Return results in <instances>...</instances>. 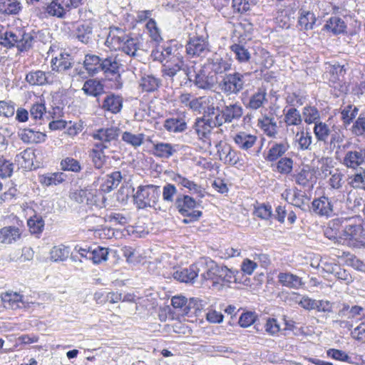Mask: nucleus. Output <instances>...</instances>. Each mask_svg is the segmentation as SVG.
<instances>
[{
    "instance_id": "ddd939ff",
    "label": "nucleus",
    "mask_w": 365,
    "mask_h": 365,
    "mask_svg": "<svg viewBox=\"0 0 365 365\" xmlns=\"http://www.w3.org/2000/svg\"><path fill=\"white\" fill-rule=\"evenodd\" d=\"M343 165L346 168L356 169L358 167L365 164V149L349 150L346 153Z\"/></svg>"
},
{
    "instance_id": "69168bd1",
    "label": "nucleus",
    "mask_w": 365,
    "mask_h": 365,
    "mask_svg": "<svg viewBox=\"0 0 365 365\" xmlns=\"http://www.w3.org/2000/svg\"><path fill=\"white\" fill-rule=\"evenodd\" d=\"M46 12L50 16L63 19L65 16L63 14V10L59 5L56 4L55 0H52L46 7Z\"/></svg>"
},
{
    "instance_id": "0eeeda50",
    "label": "nucleus",
    "mask_w": 365,
    "mask_h": 365,
    "mask_svg": "<svg viewBox=\"0 0 365 365\" xmlns=\"http://www.w3.org/2000/svg\"><path fill=\"white\" fill-rule=\"evenodd\" d=\"M341 237L349 247H365V230L361 225H346L342 231Z\"/></svg>"
},
{
    "instance_id": "a18cd8bd",
    "label": "nucleus",
    "mask_w": 365,
    "mask_h": 365,
    "mask_svg": "<svg viewBox=\"0 0 365 365\" xmlns=\"http://www.w3.org/2000/svg\"><path fill=\"white\" fill-rule=\"evenodd\" d=\"M296 141L298 143L299 148L302 150H311L312 136L308 130L302 129L296 134Z\"/></svg>"
},
{
    "instance_id": "b1692460",
    "label": "nucleus",
    "mask_w": 365,
    "mask_h": 365,
    "mask_svg": "<svg viewBox=\"0 0 365 365\" xmlns=\"http://www.w3.org/2000/svg\"><path fill=\"white\" fill-rule=\"evenodd\" d=\"M175 147L168 143H153V154L158 158L168 159L176 153Z\"/></svg>"
},
{
    "instance_id": "9b49d317",
    "label": "nucleus",
    "mask_w": 365,
    "mask_h": 365,
    "mask_svg": "<svg viewBox=\"0 0 365 365\" xmlns=\"http://www.w3.org/2000/svg\"><path fill=\"white\" fill-rule=\"evenodd\" d=\"M268 103L267 88L264 86L258 87L249 97L245 107L247 109L257 110L263 108Z\"/></svg>"
},
{
    "instance_id": "0e129e2a",
    "label": "nucleus",
    "mask_w": 365,
    "mask_h": 365,
    "mask_svg": "<svg viewBox=\"0 0 365 365\" xmlns=\"http://www.w3.org/2000/svg\"><path fill=\"white\" fill-rule=\"evenodd\" d=\"M293 168V160L290 158H281L277 165V170L281 174H289Z\"/></svg>"
},
{
    "instance_id": "a211bd4d",
    "label": "nucleus",
    "mask_w": 365,
    "mask_h": 365,
    "mask_svg": "<svg viewBox=\"0 0 365 365\" xmlns=\"http://www.w3.org/2000/svg\"><path fill=\"white\" fill-rule=\"evenodd\" d=\"M338 316L348 319H362L365 318V307L358 305L350 307L349 304H343L342 307L338 311Z\"/></svg>"
},
{
    "instance_id": "4468645a",
    "label": "nucleus",
    "mask_w": 365,
    "mask_h": 365,
    "mask_svg": "<svg viewBox=\"0 0 365 365\" xmlns=\"http://www.w3.org/2000/svg\"><path fill=\"white\" fill-rule=\"evenodd\" d=\"M120 131V128L115 126L100 128L93 133V138L95 140L101 141L96 144L108 145L111 141L116 140L118 139Z\"/></svg>"
},
{
    "instance_id": "aec40b11",
    "label": "nucleus",
    "mask_w": 365,
    "mask_h": 365,
    "mask_svg": "<svg viewBox=\"0 0 365 365\" xmlns=\"http://www.w3.org/2000/svg\"><path fill=\"white\" fill-rule=\"evenodd\" d=\"M20 139L26 143H40L46 140V135L31 128L21 130L19 133Z\"/></svg>"
},
{
    "instance_id": "5fc2aeb1",
    "label": "nucleus",
    "mask_w": 365,
    "mask_h": 365,
    "mask_svg": "<svg viewBox=\"0 0 365 365\" xmlns=\"http://www.w3.org/2000/svg\"><path fill=\"white\" fill-rule=\"evenodd\" d=\"M60 165L61 169L65 171L79 173L81 170V165L79 161L71 157L63 159L61 161Z\"/></svg>"
},
{
    "instance_id": "de8ad7c7",
    "label": "nucleus",
    "mask_w": 365,
    "mask_h": 365,
    "mask_svg": "<svg viewBox=\"0 0 365 365\" xmlns=\"http://www.w3.org/2000/svg\"><path fill=\"white\" fill-rule=\"evenodd\" d=\"M314 133L318 141L326 143L331 134V130L327 123L319 121L314 124Z\"/></svg>"
},
{
    "instance_id": "f704fd0d",
    "label": "nucleus",
    "mask_w": 365,
    "mask_h": 365,
    "mask_svg": "<svg viewBox=\"0 0 365 365\" xmlns=\"http://www.w3.org/2000/svg\"><path fill=\"white\" fill-rule=\"evenodd\" d=\"M125 32L118 27H110L106 38V42L113 47L120 46L124 39L127 37Z\"/></svg>"
},
{
    "instance_id": "bf43d9fd",
    "label": "nucleus",
    "mask_w": 365,
    "mask_h": 365,
    "mask_svg": "<svg viewBox=\"0 0 365 365\" xmlns=\"http://www.w3.org/2000/svg\"><path fill=\"white\" fill-rule=\"evenodd\" d=\"M359 108L356 106L349 105L341 112V118L345 125H349L356 117Z\"/></svg>"
},
{
    "instance_id": "6e6552de",
    "label": "nucleus",
    "mask_w": 365,
    "mask_h": 365,
    "mask_svg": "<svg viewBox=\"0 0 365 365\" xmlns=\"http://www.w3.org/2000/svg\"><path fill=\"white\" fill-rule=\"evenodd\" d=\"M1 302L6 309H24L29 311L32 307H39V304L24 301V297L18 292H7L1 294Z\"/></svg>"
},
{
    "instance_id": "7ed1b4c3",
    "label": "nucleus",
    "mask_w": 365,
    "mask_h": 365,
    "mask_svg": "<svg viewBox=\"0 0 365 365\" xmlns=\"http://www.w3.org/2000/svg\"><path fill=\"white\" fill-rule=\"evenodd\" d=\"M248 73L239 71L225 73L218 83V88L227 97L237 96L245 88V76Z\"/></svg>"
},
{
    "instance_id": "e433bc0d",
    "label": "nucleus",
    "mask_w": 365,
    "mask_h": 365,
    "mask_svg": "<svg viewBox=\"0 0 365 365\" xmlns=\"http://www.w3.org/2000/svg\"><path fill=\"white\" fill-rule=\"evenodd\" d=\"M101 58L94 54H87L84 59V67L86 70L92 75L96 74L100 72L101 64L102 62Z\"/></svg>"
},
{
    "instance_id": "bb28decb",
    "label": "nucleus",
    "mask_w": 365,
    "mask_h": 365,
    "mask_svg": "<svg viewBox=\"0 0 365 365\" xmlns=\"http://www.w3.org/2000/svg\"><path fill=\"white\" fill-rule=\"evenodd\" d=\"M140 38L138 37H132L129 35L124 39L120 46H116L121 49L125 53L130 56H136L137 51L140 48Z\"/></svg>"
},
{
    "instance_id": "a878e982",
    "label": "nucleus",
    "mask_w": 365,
    "mask_h": 365,
    "mask_svg": "<svg viewBox=\"0 0 365 365\" xmlns=\"http://www.w3.org/2000/svg\"><path fill=\"white\" fill-rule=\"evenodd\" d=\"M122 106V98L114 94L108 95L102 103V108L112 113H119L121 110Z\"/></svg>"
},
{
    "instance_id": "72a5a7b5",
    "label": "nucleus",
    "mask_w": 365,
    "mask_h": 365,
    "mask_svg": "<svg viewBox=\"0 0 365 365\" xmlns=\"http://www.w3.org/2000/svg\"><path fill=\"white\" fill-rule=\"evenodd\" d=\"M173 180L178 185H181L182 186L189 189V190L192 193L197 194L200 197H204V191L202 190L201 187L193 181H191L179 174L175 175Z\"/></svg>"
},
{
    "instance_id": "864d4df0",
    "label": "nucleus",
    "mask_w": 365,
    "mask_h": 365,
    "mask_svg": "<svg viewBox=\"0 0 365 365\" xmlns=\"http://www.w3.org/2000/svg\"><path fill=\"white\" fill-rule=\"evenodd\" d=\"M303 118L306 123L312 124L319 122L320 115L318 110L313 106H306L302 112Z\"/></svg>"
},
{
    "instance_id": "c9c22d12",
    "label": "nucleus",
    "mask_w": 365,
    "mask_h": 365,
    "mask_svg": "<svg viewBox=\"0 0 365 365\" xmlns=\"http://www.w3.org/2000/svg\"><path fill=\"white\" fill-rule=\"evenodd\" d=\"M317 21V18L313 12L306 10H300L299 16V25L302 29L311 30Z\"/></svg>"
},
{
    "instance_id": "37998d69",
    "label": "nucleus",
    "mask_w": 365,
    "mask_h": 365,
    "mask_svg": "<svg viewBox=\"0 0 365 365\" xmlns=\"http://www.w3.org/2000/svg\"><path fill=\"white\" fill-rule=\"evenodd\" d=\"M122 180L120 172L115 171L107 175L106 180L101 185V188L104 192H110L117 187Z\"/></svg>"
},
{
    "instance_id": "f257e3e1",
    "label": "nucleus",
    "mask_w": 365,
    "mask_h": 365,
    "mask_svg": "<svg viewBox=\"0 0 365 365\" xmlns=\"http://www.w3.org/2000/svg\"><path fill=\"white\" fill-rule=\"evenodd\" d=\"M155 57L161 62L165 61L162 70L164 76L170 78L173 81H176L180 86L192 81L177 45L168 44L158 48Z\"/></svg>"
},
{
    "instance_id": "8fccbe9b",
    "label": "nucleus",
    "mask_w": 365,
    "mask_h": 365,
    "mask_svg": "<svg viewBox=\"0 0 365 365\" xmlns=\"http://www.w3.org/2000/svg\"><path fill=\"white\" fill-rule=\"evenodd\" d=\"M69 248L63 245L55 246L50 252L51 259L53 261H64L69 256Z\"/></svg>"
},
{
    "instance_id": "e2e57ef3",
    "label": "nucleus",
    "mask_w": 365,
    "mask_h": 365,
    "mask_svg": "<svg viewBox=\"0 0 365 365\" xmlns=\"http://www.w3.org/2000/svg\"><path fill=\"white\" fill-rule=\"evenodd\" d=\"M329 174L331 175L329 180L330 187L335 190L341 189L344 184V174L337 170L330 171Z\"/></svg>"
},
{
    "instance_id": "dca6fc26",
    "label": "nucleus",
    "mask_w": 365,
    "mask_h": 365,
    "mask_svg": "<svg viewBox=\"0 0 365 365\" xmlns=\"http://www.w3.org/2000/svg\"><path fill=\"white\" fill-rule=\"evenodd\" d=\"M209 121V118H197L192 126L195 133L199 140L207 142L210 139L212 129L213 128Z\"/></svg>"
},
{
    "instance_id": "393cba45",
    "label": "nucleus",
    "mask_w": 365,
    "mask_h": 365,
    "mask_svg": "<svg viewBox=\"0 0 365 365\" xmlns=\"http://www.w3.org/2000/svg\"><path fill=\"white\" fill-rule=\"evenodd\" d=\"M21 237L20 230L14 226L4 227L0 230V242L2 244H11Z\"/></svg>"
},
{
    "instance_id": "09e8293b",
    "label": "nucleus",
    "mask_w": 365,
    "mask_h": 365,
    "mask_svg": "<svg viewBox=\"0 0 365 365\" xmlns=\"http://www.w3.org/2000/svg\"><path fill=\"white\" fill-rule=\"evenodd\" d=\"M108 254L109 252L108 248L102 247H96L93 249L91 248V251L89 253V259L92 260L94 264H100L108 259Z\"/></svg>"
},
{
    "instance_id": "423d86ee",
    "label": "nucleus",
    "mask_w": 365,
    "mask_h": 365,
    "mask_svg": "<svg viewBox=\"0 0 365 365\" xmlns=\"http://www.w3.org/2000/svg\"><path fill=\"white\" fill-rule=\"evenodd\" d=\"M197 206L196 201L187 195L180 194L175 201V207L180 215L186 217L182 222L188 224L197 221L202 215L200 210H194Z\"/></svg>"
},
{
    "instance_id": "20e7f679",
    "label": "nucleus",
    "mask_w": 365,
    "mask_h": 365,
    "mask_svg": "<svg viewBox=\"0 0 365 365\" xmlns=\"http://www.w3.org/2000/svg\"><path fill=\"white\" fill-rule=\"evenodd\" d=\"M160 186L154 185H140L133 195L134 202L138 209L154 207L160 196Z\"/></svg>"
},
{
    "instance_id": "f3484780",
    "label": "nucleus",
    "mask_w": 365,
    "mask_h": 365,
    "mask_svg": "<svg viewBox=\"0 0 365 365\" xmlns=\"http://www.w3.org/2000/svg\"><path fill=\"white\" fill-rule=\"evenodd\" d=\"M108 148V145L95 144L93 149L89 153L93 166L96 169H101L104 166L107 160V156L105 155L104 150Z\"/></svg>"
},
{
    "instance_id": "052dcab7",
    "label": "nucleus",
    "mask_w": 365,
    "mask_h": 365,
    "mask_svg": "<svg viewBox=\"0 0 365 365\" xmlns=\"http://www.w3.org/2000/svg\"><path fill=\"white\" fill-rule=\"evenodd\" d=\"M211 100V96H200L198 98H192L191 102L190 109L194 111L202 113L205 107L209 104Z\"/></svg>"
},
{
    "instance_id": "cd10ccee",
    "label": "nucleus",
    "mask_w": 365,
    "mask_h": 365,
    "mask_svg": "<svg viewBox=\"0 0 365 365\" xmlns=\"http://www.w3.org/2000/svg\"><path fill=\"white\" fill-rule=\"evenodd\" d=\"M257 137L245 132H240L234 137V142L239 148L247 150L251 148L257 142Z\"/></svg>"
},
{
    "instance_id": "c85d7f7f",
    "label": "nucleus",
    "mask_w": 365,
    "mask_h": 365,
    "mask_svg": "<svg viewBox=\"0 0 365 365\" xmlns=\"http://www.w3.org/2000/svg\"><path fill=\"white\" fill-rule=\"evenodd\" d=\"M222 111L224 112L225 121L230 123L235 120H239L242 116L243 108L239 103H235L225 106Z\"/></svg>"
},
{
    "instance_id": "13d9d810",
    "label": "nucleus",
    "mask_w": 365,
    "mask_h": 365,
    "mask_svg": "<svg viewBox=\"0 0 365 365\" xmlns=\"http://www.w3.org/2000/svg\"><path fill=\"white\" fill-rule=\"evenodd\" d=\"M91 34L92 28L89 25L83 24L78 26L75 36L79 41L88 43L91 40Z\"/></svg>"
},
{
    "instance_id": "2eb2a0df",
    "label": "nucleus",
    "mask_w": 365,
    "mask_h": 365,
    "mask_svg": "<svg viewBox=\"0 0 365 365\" xmlns=\"http://www.w3.org/2000/svg\"><path fill=\"white\" fill-rule=\"evenodd\" d=\"M216 148L220 160L224 163L235 165L239 162L240 159L237 151L233 150L230 145L220 142L217 144Z\"/></svg>"
},
{
    "instance_id": "f03ea898",
    "label": "nucleus",
    "mask_w": 365,
    "mask_h": 365,
    "mask_svg": "<svg viewBox=\"0 0 365 365\" xmlns=\"http://www.w3.org/2000/svg\"><path fill=\"white\" fill-rule=\"evenodd\" d=\"M35 41L32 33H28L23 28H16L4 33L3 41L0 45L7 48L16 47L19 51L24 52L30 50Z\"/></svg>"
},
{
    "instance_id": "c03bdc74",
    "label": "nucleus",
    "mask_w": 365,
    "mask_h": 365,
    "mask_svg": "<svg viewBox=\"0 0 365 365\" xmlns=\"http://www.w3.org/2000/svg\"><path fill=\"white\" fill-rule=\"evenodd\" d=\"M164 127L169 132L179 133L186 130L187 123L182 118H172L165 121Z\"/></svg>"
},
{
    "instance_id": "6ab92c4d",
    "label": "nucleus",
    "mask_w": 365,
    "mask_h": 365,
    "mask_svg": "<svg viewBox=\"0 0 365 365\" xmlns=\"http://www.w3.org/2000/svg\"><path fill=\"white\" fill-rule=\"evenodd\" d=\"M194 84L200 89L210 90L216 83L214 75L207 74L204 70H200L195 74Z\"/></svg>"
},
{
    "instance_id": "2f4dec72",
    "label": "nucleus",
    "mask_w": 365,
    "mask_h": 365,
    "mask_svg": "<svg viewBox=\"0 0 365 365\" xmlns=\"http://www.w3.org/2000/svg\"><path fill=\"white\" fill-rule=\"evenodd\" d=\"M160 84V80L153 75H144L140 80V87L144 92H154L158 90Z\"/></svg>"
},
{
    "instance_id": "39448f33",
    "label": "nucleus",
    "mask_w": 365,
    "mask_h": 365,
    "mask_svg": "<svg viewBox=\"0 0 365 365\" xmlns=\"http://www.w3.org/2000/svg\"><path fill=\"white\" fill-rule=\"evenodd\" d=\"M171 304L175 309H178L182 316L188 317H200L203 310L202 301L197 298L187 299L182 295L174 296L171 299Z\"/></svg>"
},
{
    "instance_id": "7c9ffc66",
    "label": "nucleus",
    "mask_w": 365,
    "mask_h": 365,
    "mask_svg": "<svg viewBox=\"0 0 365 365\" xmlns=\"http://www.w3.org/2000/svg\"><path fill=\"white\" fill-rule=\"evenodd\" d=\"M258 126L264 133L270 138H275L277 134V122L274 118L264 116L258 120Z\"/></svg>"
},
{
    "instance_id": "473e14b6",
    "label": "nucleus",
    "mask_w": 365,
    "mask_h": 365,
    "mask_svg": "<svg viewBox=\"0 0 365 365\" xmlns=\"http://www.w3.org/2000/svg\"><path fill=\"white\" fill-rule=\"evenodd\" d=\"M48 73L36 70L27 73L25 80L31 86H43L48 82Z\"/></svg>"
},
{
    "instance_id": "49530a36",
    "label": "nucleus",
    "mask_w": 365,
    "mask_h": 365,
    "mask_svg": "<svg viewBox=\"0 0 365 365\" xmlns=\"http://www.w3.org/2000/svg\"><path fill=\"white\" fill-rule=\"evenodd\" d=\"M231 51L235 53V58L240 63H247L251 58V53L244 45L235 43L230 46Z\"/></svg>"
},
{
    "instance_id": "4c0bfd02",
    "label": "nucleus",
    "mask_w": 365,
    "mask_h": 365,
    "mask_svg": "<svg viewBox=\"0 0 365 365\" xmlns=\"http://www.w3.org/2000/svg\"><path fill=\"white\" fill-rule=\"evenodd\" d=\"M82 90L87 95L98 96L104 92V86L99 81L89 79L84 83Z\"/></svg>"
},
{
    "instance_id": "5701e85b",
    "label": "nucleus",
    "mask_w": 365,
    "mask_h": 365,
    "mask_svg": "<svg viewBox=\"0 0 365 365\" xmlns=\"http://www.w3.org/2000/svg\"><path fill=\"white\" fill-rule=\"evenodd\" d=\"M279 282L290 289H299L303 285L302 278L290 272H280L278 274Z\"/></svg>"
},
{
    "instance_id": "ea45409f",
    "label": "nucleus",
    "mask_w": 365,
    "mask_h": 365,
    "mask_svg": "<svg viewBox=\"0 0 365 365\" xmlns=\"http://www.w3.org/2000/svg\"><path fill=\"white\" fill-rule=\"evenodd\" d=\"M284 114V121L287 126L299 125L302 122V116L296 108H286L283 110Z\"/></svg>"
},
{
    "instance_id": "9d476101",
    "label": "nucleus",
    "mask_w": 365,
    "mask_h": 365,
    "mask_svg": "<svg viewBox=\"0 0 365 365\" xmlns=\"http://www.w3.org/2000/svg\"><path fill=\"white\" fill-rule=\"evenodd\" d=\"M100 71H103L106 78L115 79L120 78V68L121 64L115 56H110L102 59Z\"/></svg>"
},
{
    "instance_id": "680f3d73",
    "label": "nucleus",
    "mask_w": 365,
    "mask_h": 365,
    "mask_svg": "<svg viewBox=\"0 0 365 365\" xmlns=\"http://www.w3.org/2000/svg\"><path fill=\"white\" fill-rule=\"evenodd\" d=\"M309 198L304 193L299 192H295L292 198V204L297 207H299L302 210H307L309 208L308 205Z\"/></svg>"
},
{
    "instance_id": "f8f14e48",
    "label": "nucleus",
    "mask_w": 365,
    "mask_h": 365,
    "mask_svg": "<svg viewBox=\"0 0 365 365\" xmlns=\"http://www.w3.org/2000/svg\"><path fill=\"white\" fill-rule=\"evenodd\" d=\"M311 208L316 215L327 217H331L334 212L331 200L326 196L314 199Z\"/></svg>"
},
{
    "instance_id": "1a4fd4ad",
    "label": "nucleus",
    "mask_w": 365,
    "mask_h": 365,
    "mask_svg": "<svg viewBox=\"0 0 365 365\" xmlns=\"http://www.w3.org/2000/svg\"><path fill=\"white\" fill-rule=\"evenodd\" d=\"M186 52L191 56H205L210 52L209 43L202 36L192 37L186 45Z\"/></svg>"
},
{
    "instance_id": "338daca9",
    "label": "nucleus",
    "mask_w": 365,
    "mask_h": 365,
    "mask_svg": "<svg viewBox=\"0 0 365 365\" xmlns=\"http://www.w3.org/2000/svg\"><path fill=\"white\" fill-rule=\"evenodd\" d=\"M351 131L356 136H361L365 134V116L361 114L354 123Z\"/></svg>"
},
{
    "instance_id": "4be33fe9",
    "label": "nucleus",
    "mask_w": 365,
    "mask_h": 365,
    "mask_svg": "<svg viewBox=\"0 0 365 365\" xmlns=\"http://www.w3.org/2000/svg\"><path fill=\"white\" fill-rule=\"evenodd\" d=\"M211 70L217 74L227 72L232 68V61L224 59L218 56H215L208 59Z\"/></svg>"
},
{
    "instance_id": "774afa93",
    "label": "nucleus",
    "mask_w": 365,
    "mask_h": 365,
    "mask_svg": "<svg viewBox=\"0 0 365 365\" xmlns=\"http://www.w3.org/2000/svg\"><path fill=\"white\" fill-rule=\"evenodd\" d=\"M177 192V188L174 185L167 183L163 188L162 195L163 200L168 202H173L174 196Z\"/></svg>"
},
{
    "instance_id": "6e6d98bb",
    "label": "nucleus",
    "mask_w": 365,
    "mask_h": 365,
    "mask_svg": "<svg viewBox=\"0 0 365 365\" xmlns=\"http://www.w3.org/2000/svg\"><path fill=\"white\" fill-rule=\"evenodd\" d=\"M315 303L314 309L319 312L324 313L326 317H329V313L336 312V304L331 303L328 300H316Z\"/></svg>"
},
{
    "instance_id": "412c9836",
    "label": "nucleus",
    "mask_w": 365,
    "mask_h": 365,
    "mask_svg": "<svg viewBox=\"0 0 365 365\" xmlns=\"http://www.w3.org/2000/svg\"><path fill=\"white\" fill-rule=\"evenodd\" d=\"M72 58L68 53H61L51 61L52 70L57 72H66L72 67Z\"/></svg>"
},
{
    "instance_id": "79ce46f5",
    "label": "nucleus",
    "mask_w": 365,
    "mask_h": 365,
    "mask_svg": "<svg viewBox=\"0 0 365 365\" xmlns=\"http://www.w3.org/2000/svg\"><path fill=\"white\" fill-rule=\"evenodd\" d=\"M346 27L344 21L338 16H332L329 18L324 25V29L326 30L330 31L334 34L343 33L345 31Z\"/></svg>"
},
{
    "instance_id": "a19ab883",
    "label": "nucleus",
    "mask_w": 365,
    "mask_h": 365,
    "mask_svg": "<svg viewBox=\"0 0 365 365\" xmlns=\"http://www.w3.org/2000/svg\"><path fill=\"white\" fill-rule=\"evenodd\" d=\"M66 177L62 172L48 173L40 176V182L46 186L57 185L65 181Z\"/></svg>"
},
{
    "instance_id": "c756f323",
    "label": "nucleus",
    "mask_w": 365,
    "mask_h": 365,
    "mask_svg": "<svg viewBox=\"0 0 365 365\" xmlns=\"http://www.w3.org/2000/svg\"><path fill=\"white\" fill-rule=\"evenodd\" d=\"M197 277V268L195 265H191L189 268L177 270L173 273V277L181 282H192Z\"/></svg>"
},
{
    "instance_id": "603ef678",
    "label": "nucleus",
    "mask_w": 365,
    "mask_h": 365,
    "mask_svg": "<svg viewBox=\"0 0 365 365\" xmlns=\"http://www.w3.org/2000/svg\"><path fill=\"white\" fill-rule=\"evenodd\" d=\"M27 225L31 233L39 234L43 230L45 223L41 215H34L28 220Z\"/></svg>"
},
{
    "instance_id": "3c124183",
    "label": "nucleus",
    "mask_w": 365,
    "mask_h": 365,
    "mask_svg": "<svg viewBox=\"0 0 365 365\" xmlns=\"http://www.w3.org/2000/svg\"><path fill=\"white\" fill-rule=\"evenodd\" d=\"M144 138L143 133L133 134L128 131L124 132L122 135V140L135 148L139 147L143 143Z\"/></svg>"
},
{
    "instance_id": "58836bf2",
    "label": "nucleus",
    "mask_w": 365,
    "mask_h": 365,
    "mask_svg": "<svg viewBox=\"0 0 365 365\" xmlns=\"http://www.w3.org/2000/svg\"><path fill=\"white\" fill-rule=\"evenodd\" d=\"M289 147L287 142L274 143L268 152L266 160L269 162L277 160L286 153Z\"/></svg>"
},
{
    "instance_id": "4d7b16f0",
    "label": "nucleus",
    "mask_w": 365,
    "mask_h": 365,
    "mask_svg": "<svg viewBox=\"0 0 365 365\" xmlns=\"http://www.w3.org/2000/svg\"><path fill=\"white\" fill-rule=\"evenodd\" d=\"M217 280L227 283L236 280L234 272L225 266L217 265Z\"/></svg>"
}]
</instances>
